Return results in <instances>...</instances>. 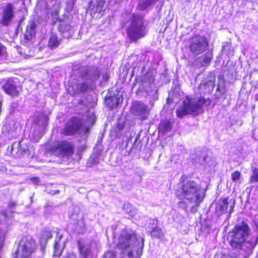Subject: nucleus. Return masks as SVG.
<instances>
[{"label":"nucleus","mask_w":258,"mask_h":258,"mask_svg":"<svg viewBox=\"0 0 258 258\" xmlns=\"http://www.w3.org/2000/svg\"><path fill=\"white\" fill-rule=\"evenodd\" d=\"M31 181L34 184L38 185L39 184L40 180L39 178L37 177H33L30 178Z\"/></svg>","instance_id":"nucleus-38"},{"label":"nucleus","mask_w":258,"mask_h":258,"mask_svg":"<svg viewBox=\"0 0 258 258\" xmlns=\"http://www.w3.org/2000/svg\"><path fill=\"white\" fill-rule=\"evenodd\" d=\"M26 145L22 144V142H15L11 145V153L15 156L20 157L26 154L28 150Z\"/></svg>","instance_id":"nucleus-16"},{"label":"nucleus","mask_w":258,"mask_h":258,"mask_svg":"<svg viewBox=\"0 0 258 258\" xmlns=\"http://www.w3.org/2000/svg\"><path fill=\"white\" fill-rule=\"evenodd\" d=\"M58 192H59V190H55L53 191V192H51V194H52V195H54L55 194H58Z\"/></svg>","instance_id":"nucleus-44"},{"label":"nucleus","mask_w":258,"mask_h":258,"mask_svg":"<svg viewBox=\"0 0 258 258\" xmlns=\"http://www.w3.org/2000/svg\"><path fill=\"white\" fill-rule=\"evenodd\" d=\"M138 137H137V138H136V140H135V142H136L138 141ZM135 143H134V144H135Z\"/></svg>","instance_id":"nucleus-47"},{"label":"nucleus","mask_w":258,"mask_h":258,"mask_svg":"<svg viewBox=\"0 0 258 258\" xmlns=\"http://www.w3.org/2000/svg\"><path fill=\"white\" fill-rule=\"evenodd\" d=\"M15 206V204L14 203H12L9 205L10 208H13Z\"/></svg>","instance_id":"nucleus-43"},{"label":"nucleus","mask_w":258,"mask_h":258,"mask_svg":"<svg viewBox=\"0 0 258 258\" xmlns=\"http://www.w3.org/2000/svg\"><path fill=\"white\" fill-rule=\"evenodd\" d=\"M82 128L81 120L76 117H72L69 120L63 129L62 133L65 136H71L76 133H80Z\"/></svg>","instance_id":"nucleus-11"},{"label":"nucleus","mask_w":258,"mask_h":258,"mask_svg":"<svg viewBox=\"0 0 258 258\" xmlns=\"http://www.w3.org/2000/svg\"><path fill=\"white\" fill-rule=\"evenodd\" d=\"M176 196L179 199H185L195 204L190 209L192 213L197 212L204 198L201 184L192 179L183 180L178 184Z\"/></svg>","instance_id":"nucleus-3"},{"label":"nucleus","mask_w":258,"mask_h":258,"mask_svg":"<svg viewBox=\"0 0 258 258\" xmlns=\"http://www.w3.org/2000/svg\"><path fill=\"white\" fill-rule=\"evenodd\" d=\"M241 176V173L239 171H235L231 173V178L233 181H237Z\"/></svg>","instance_id":"nucleus-33"},{"label":"nucleus","mask_w":258,"mask_h":258,"mask_svg":"<svg viewBox=\"0 0 258 258\" xmlns=\"http://www.w3.org/2000/svg\"><path fill=\"white\" fill-rule=\"evenodd\" d=\"M104 0H91L89 3L90 14L93 18H100L104 10Z\"/></svg>","instance_id":"nucleus-13"},{"label":"nucleus","mask_w":258,"mask_h":258,"mask_svg":"<svg viewBox=\"0 0 258 258\" xmlns=\"http://www.w3.org/2000/svg\"><path fill=\"white\" fill-rule=\"evenodd\" d=\"M121 1V0H115V3H119Z\"/></svg>","instance_id":"nucleus-46"},{"label":"nucleus","mask_w":258,"mask_h":258,"mask_svg":"<svg viewBox=\"0 0 258 258\" xmlns=\"http://www.w3.org/2000/svg\"><path fill=\"white\" fill-rule=\"evenodd\" d=\"M255 100H258V94H256L255 95Z\"/></svg>","instance_id":"nucleus-45"},{"label":"nucleus","mask_w":258,"mask_h":258,"mask_svg":"<svg viewBox=\"0 0 258 258\" xmlns=\"http://www.w3.org/2000/svg\"><path fill=\"white\" fill-rule=\"evenodd\" d=\"M158 227V221L156 219H150L149 220V225L147 227V231L150 232V228H153V229Z\"/></svg>","instance_id":"nucleus-31"},{"label":"nucleus","mask_w":258,"mask_h":258,"mask_svg":"<svg viewBox=\"0 0 258 258\" xmlns=\"http://www.w3.org/2000/svg\"><path fill=\"white\" fill-rule=\"evenodd\" d=\"M36 27V24L34 22H29L26 32V35L27 37L29 36L30 38H32L35 35Z\"/></svg>","instance_id":"nucleus-24"},{"label":"nucleus","mask_w":258,"mask_h":258,"mask_svg":"<svg viewBox=\"0 0 258 258\" xmlns=\"http://www.w3.org/2000/svg\"><path fill=\"white\" fill-rule=\"evenodd\" d=\"M213 58L212 51H208L199 58V61L203 66L209 65Z\"/></svg>","instance_id":"nucleus-20"},{"label":"nucleus","mask_w":258,"mask_h":258,"mask_svg":"<svg viewBox=\"0 0 258 258\" xmlns=\"http://www.w3.org/2000/svg\"><path fill=\"white\" fill-rule=\"evenodd\" d=\"M80 72L85 81L77 85V92H84L89 89L92 82L98 79V72L95 67H83L81 68Z\"/></svg>","instance_id":"nucleus-8"},{"label":"nucleus","mask_w":258,"mask_h":258,"mask_svg":"<svg viewBox=\"0 0 258 258\" xmlns=\"http://www.w3.org/2000/svg\"><path fill=\"white\" fill-rule=\"evenodd\" d=\"M143 18L139 15H133V18L127 29V35L132 41H136L147 34Z\"/></svg>","instance_id":"nucleus-6"},{"label":"nucleus","mask_w":258,"mask_h":258,"mask_svg":"<svg viewBox=\"0 0 258 258\" xmlns=\"http://www.w3.org/2000/svg\"><path fill=\"white\" fill-rule=\"evenodd\" d=\"M144 239L137 237L132 231L123 230L119 235L117 243V248L126 258H140L142 254Z\"/></svg>","instance_id":"nucleus-2"},{"label":"nucleus","mask_w":258,"mask_h":258,"mask_svg":"<svg viewBox=\"0 0 258 258\" xmlns=\"http://www.w3.org/2000/svg\"><path fill=\"white\" fill-rule=\"evenodd\" d=\"M208 46L207 39L200 35H196L189 40V49L191 53L198 55L205 52Z\"/></svg>","instance_id":"nucleus-9"},{"label":"nucleus","mask_w":258,"mask_h":258,"mask_svg":"<svg viewBox=\"0 0 258 258\" xmlns=\"http://www.w3.org/2000/svg\"><path fill=\"white\" fill-rule=\"evenodd\" d=\"M51 151L55 156L63 157L71 155L73 153V147L68 141H58L52 145Z\"/></svg>","instance_id":"nucleus-10"},{"label":"nucleus","mask_w":258,"mask_h":258,"mask_svg":"<svg viewBox=\"0 0 258 258\" xmlns=\"http://www.w3.org/2000/svg\"><path fill=\"white\" fill-rule=\"evenodd\" d=\"M117 128L119 130H121L123 129V125L122 124H118L117 125Z\"/></svg>","instance_id":"nucleus-41"},{"label":"nucleus","mask_w":258,"mask_h":258,"mask_svg":"<svg viewBox=\"0 0 258 258\" xmlns=\"http://www.w3.org/2000/svg\"><path fill=\"white\" fill-rule=\"evenodd\" d=\"M74 5V2L73 0H68L66 3V10L68 12L72 11L73 9Z\"/></svg>","instance_id":"nucleus-32"},{"label":"nucleus","mask_w":258,"mask_h":258,"mask_svg":"<svg viewBox=\"0 0 258 258\" xmlns=\"http://www.w3.org/2000/svg\"><path fill=\"white\" fill-rule=\"evenodd\" d=\"M62 237V235L61 234H59V233H57V235L55 240L54 245H60V244H62V242H60Z\"/></svg>","instance_id":"nucleus-36"},{"label":"nucleus","mask_w":258,"mask_h":258,"mask_svg":"<svg viewBox=\"0 0 258 258\" xmlns=\"http://www.w3.org/2000/svg\"><path fill=\"white\" fill-rule=\"evenodd\" d=\"M149 233H151V235L152 237L161 238L164 236L162 229L158 227L154 229H153V228H150Z\"/></svg>","instance_id":"nucleus-26"},{"label":"nucleus","mask_w":258,"mask_h":258,"mask_svg":"<svg viewBox=\"0 0 258 258\" xmlns=\"http://www.w3.org/2000/svg\"><path fill=\"white\" fill-rule=\"evenodd\" d=\"M172 128V123L170 121L162 120L159 126V131L163 134L169 132Z\"/></svg>","instance_id":"nucleus-21"},{"label":"nucleus","mask_w":258,"mask_h":258,"mask_svg":"<svg viewBox=\"0 0 258 258\" xmlns=\"http://www.w3.org/2000/svg\"><path fill=\"white\" fill-rule=\"evenodd\" d=\"M71 30V27L69 25L64 26L63 25H61L59 30L64 35V33L66 31H69Z\"/></svg>","instance_id":"nucleus-34"},{"label":"nucleus","mask_w":258,"mask_h":258,"mask_svg":"<svg viewBox=\"0 0 258 258\" xmlns=\"http://www.w3.org/2000/svg\"><path fill=\"white\" fill-rule=\"evenodd\" d=\"M250 229L248 224L244 221L236 225L234 228L228 232L227 241L231 248L238 253L230 254L228 258H246L252 253L253 248L258 241L257 237L255 243L249 239Z\"/></svg>","instance_id":"nucleus-1"},{"label":"nucleus","mask_w":258,"mask_h":258,"mask_svg":"<svg viewBox=\"0 0 258 258\" xmlns=\"http://www.w3.org/2000/svg\"><path fill=\"white\" fill-rule=\"evenodd\" d=\"M122 97L120 96H119L118 95L117 96H115L114 97H112L111 99V101L112 102L111 106L112 107L114 106H117L119 104L122 103Z\"/></svg>","instance_id":"nucleus-29"},{"label":"nucleus","mask_w":258,"mask_h":258,"mask_svg":"<svg viewBox=\"0 0 258 258\" xmlns=\"http://www.w3.org/2000/svg\"><path fill=\"white\" fill-rule=\"evenodd\" d=\"M137 94L144 97H149V104L153 106L154 102L158 99V89L153 78L145 77L140 82Z\"/></svg>","instance_id":"nucleus-5"},{"label":"nucleus","mask_w":258,"mask_h":258,"mask_svg":"<svg viewBox=\"0 0 258 258\" xmlns=\"http://www.w3.org/2000/svg\"><path fill=\"white\" fill-rule=\"evenodd\" d=\"M60 44V39L58 40L56 35L52 34L49 40L48 46L51 49H54L57 47Z\"/></svg>","instance_id":"nucleus-23"},{"label":"nucleus","mask_w":258,"mask_h":258,"mask_svg":"<svg viewBox=\"0 0 258 258\" xmlns=\"http://www.w3.org/2000/svg\"><path fill=\"white\" fill-rule=\"evenodd\" d=\"M258 182V169L255 168L253 170L252 174L250 178V182Z\"/></svg>","instance_id":"nucleus-30"},{"label":"nucleus","mask_w":258,"mask_h":258,"mask_svg":"<svg viewBox=\"0 0 258 258\" xmlns=\"http://www.w3.org/2000/svg\"><path fill=\"white\" fill-rule=\"evenodd\" d=\"M8 218L6 212H3L0 216V248L2 246L7 232V226L5 223Z\"/></svg>","instance_id":"nucleus-17"},{"label":"nucleus","mask_w":258,"mask_h":258,"mask_svg":"<svg viewBox=\"0 0 258 258\" xmlns=\"http://www.w3.org/2000/svg\"><path fill=\"white\" fill-rule=\"evenodd\" d=\"M36 249V243L31 236L23 237L19 243L17 251L13 254V258H32Z\"/></svg>","instance_id":"nucleus-7"},{"label":"nucleus","mask_w":258,"mask_h":258,"mask_svg":"<svg viewBox=\"0 0 258 258\" xmlns=\"http://www.w3.org/2000/svg\"><path fill=\"white\" fill-rule=\"evenodd\" d=\"M234 207V203L233 202L232 205L230 206V208L228 211V199L225 198L218 202L216 210L219 215H222L227 212H228L229 214H230L233 211Z\"/></svg>","instance_id":"nucleus-15"},{"label":"nucleus","mask_w":258,"mask_h":258,"mask_svg":"<svg viewBox=\"0 0 258 258\" xmlns=\"http://www.w3.org/2000/svg\"><path fill=\"white\" fill-rule=\"evenodd\" d=\"M35 128L36 126H34L33 131H31V136L35 142H37L40 139L42 135V133L40 130H39L38 131H35Z\"/></svg>","instance_id":"nucleus-28"},{"label":"nucleus","mask_w":258,"mask_h":258,"mask_svg":"<svg viewBox=\"0 0 258 258\" xmlns=\"http://www.w3.org/2000/svg\"><path fill=\"white\" fill-rule=\"evenodd\" d=\"M211 103V100L209 98L206 99L203 97L190 98L187 96L183 101L182 105L176 109V115L179 118L189 114L198 115L204 111V105L209 106Z\"/></svg>","instance_id":"nucleus-4"},{"label":"nucleus","mask_w":258,"mask_h":258,"mask_svg":"<svg viewBox=\"0 0 258 258\" xmlns=\"http://www.w3.org/2000/svg\"><path fill=\"white\" fill-rule=\"evenodd\" d=\"M2 89L11 96H17L19 94V90L16 83L12 79L6 80L1 86Z\"/></svg>","instance_id":"nucleus-14"},{"label":"nucleus","mask_w":258,"mask_h":258,"mask_svg":"<svg viewBox=\"0 0 258 258\" xmlns=\"http://www.w3.org/2000/svg\"><path fill=\"white\" fill-rule=\"evenodd\" d=\"M78 244L79 251L84 258H86L90 255L91 244L90 242L79 240Z\"/></svg>","instance_id":"nucleus-18"},{"label":"nucleus","mask_w":258,"mask_h":258,"mask_svg":"<svg viewBox=\"0 0 258 258\" xmlns=\"http://www.w3.org/2000/svg\"><path fill=\"white\" fill-rule=\"evenodd\" d=\"M133 111L136 115H145L148 112L147 106L141 102H137L133 106Z\"/></svg>","instance_id":"nucleus-19"},{"label":"nucleus","mask_w":258,"mask_h":258,"mask_svg":"<svg viewBox=\"0 0 258 258\" xmlns=\"http://www.w3.org/2000/svg\"><path fill=\"white\" fill-rule=\"evenodd\" d=\"M67 258H76V256L74 254L72 253L70 254Z\"/></svg>","instance_id":"nucleus-42"},{"label":"nucleus","mask_w":258,"mask_h":258,"mask_svg":"<svg viewBox=\"0 0 258 258\" xmlns=\"http://www.w3.org/2000/svg\"><path fill=\"white\" fill-rule=\"evenodd\" d=\"M123 210L126 212L130 216L133 217L137 214V209L132 204L130 203H125L123 205Z\"/></svg>","instance_id":"nucleus-22"},{"label":"nucleus","mask_w":258,"mask_h":258,"mask_svg":"<svg viewBox=\"0 0 258 258\" xmlns=\"http://www.w3.org/2000/svg\"><path fill=\"white\" fill-rule=\"evenodd\" d=\"M14 17V8L12 4L4 6L0 13V24L5 26H9Z\"/></svg>","instance_id":"nucleus-12"},{"label":"nucleus","mask_w":258,"mask_h":258,"mask_svg":"<svg viewBox=\"0 0 258 258\" xmlns=\"http://www.w3.org/2000/svg\"><path fill=\"white\" fill-rule=\"evenodd\" d=\"M6 51V48L0 43V56L3 55Z\"/></svg>","instance_id":"nucleus-39"},{"label":"nucleus","mask_w":258,"mask_h":258,"mask_svg":"<svg viewBox=\"0 0 258 258\" xmlns=\"http://www.w3.org/2000/svg\"><path fill=\"white\" fill-rule=\"evenodd\" d=\"M77 214H73L71 216L70 218L74 220H77L78 217H77Z\"/></svg>","instance_id":"nucleus-40"},{"label":"nucleus","mask_w":258,"mask_h":258,"mask_svg":"<svg viewBox=\"0 0 258 258\" xmlns=\"http://www.w3.org/2000/svg\"><path fill=\"white\" fill-rule=\"evenodd\" d=\"M65 245L64 241L62 242V244L60 245H54V255L59 256L61 255L62 249H63Z\"/></svg>","instance_id":"nucleus-27"},{"label":"nucleus","mask_w":258,"mask_h":258,"mask_svg":"<svg viewBox=\"0 0 258 258\" xmlns=\"http://www.w3.org/2000/svg\"><path fill=\"white\" fill-rule=\"evenodd\" d=\"M178 206L179 208L183 210H186L187 208V205L186 202L182 201L178 203Z\"/></svg>","instance_id":"nucleus-37"},{"label":"nucleus","mask_w":258,"mask_h":258,"mask_svg":"<svg viewBox=\"0 0 258 258\" xmlns=\"http://www.w3.org/2000/svg\"><path fill=\"white\" fill-rule=\"evenodd\" d=\"M196 157L194 159L195 162L199 163L201 165H205L206 160L208 157L205 153L198 152L196 153Z\"/></svg>","instance_id":"nucleus-25"},{"label":"nucleus","mask_w":258,"mask_h":258,"mask_svg":"<svg viewBox=\"0 0 258 258\" xmlns=\"http://www.w3.org/2000/svg\"><path fill=\"white\" fill-rule=\"evenodd\" d=\"M103 258H116V256L113 252L109 251L105 253Z\"/></svg>","instance_id":"nucleus-35"}]
</instances>
